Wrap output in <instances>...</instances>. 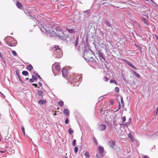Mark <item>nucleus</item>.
<instances>
[{"mask_svg":"<svg viewBox=\"0 0 158 158\" xmlns=\"http://www.w3.org/2000/svg\"><path fill=\"white\" fill-rule=\"evenodd\" d=\"M110 82L111 83H114L115 84L117 85V83L115 80L114 79L111 80L110 81Z\"/></svg>","mask_w":158,"mask_h":158,"instance_id":"4be33fe9","label":"nucleus"},{"mask_svg":"<svg viewBox=\"0 0 158 158\" xmlns=\"http://www.w3.org/2000/svg\"><path fill=\"white\" fill-rule=\"evenodd\" d=\"M115 90L117 92V93L119 92V88L118 87H116L115 88Z\"/></svg>","mask_w":158,"mask_h":158,"instance_id":"c9c22d12","label":"nucleus"},{"mask_svg":"<svg viewBox=\"0 0 158 158\" xmlns=\"http://www.w3.org/2000/svg\"><path fill=\"white\" fill-rule=\"evenodd\" d=\"M5 152V151H0V153H4Z\"/></svg>","mask_w":158,"mask_h":158,"instance_id":"8fccbe9b","label":"nucleus"},{"mask_svg":"<svg viewBox=\"0 0 158 158\" xmlns=\"http://www.w3.org/2000/svg\"><path fill=\"white\" fill-rule=\"evenodd\" d=\"M67 158V157H66V158Z\"/></svg>","mask_w":158,"mask_h":158,"instance_id":"680f3d73","label":"nucleus"},{"mask_svg":"<svg viewBox=\"0 0 158 158\" xmlns=\"http://www.w3.org/2000/svg\"><path fill=\"white\" fill-rule=\"evenodd\" d=\"M143 21L144 23H145L147 25H148V23L147 22L148 20L147 19H143Z\"/></svg>","mask_w":158,"mask_h":158,"instance_id":"a878e982","label":"nucleus"},{"mask_svg":"<svg viewBox=\"0 0 158 158\" xmlns=\"http://www.w3.org/2000/svg\"><path fill=\"white\" fill-rule=\"evenodd\" d=\"M105 116H103V117H104L106 119V118L107 117V116H109V114L108 113V112H106V113L105 114V113H104L103 114V115H104Z\"/></svg>","mask_w":158,"mask_h":158,"instance_id":"b1692460","label":"nucleus"},{"mask_svg":"<svg viewBox=\"0 0 158 158\" xmlns=\"http://www.w3.org/2000/svg\"><path fill=\"white\" fill-rule=\"evenodd\" d=\"M76 139H74L73 141V146H75L76 142Z\"/></svg>","mask_w":158,"mask_h":158,"instance_id":"4c0bfd02","label":"nucleus"},{"mask_svg":"<svg viewBox=\"0 0 158 158\" xmlns=\"http://www.w3.org/2000/svg\"><path fill=\"white\" fill-rule=\"evenodd\" d=\"M66 30L68 31L69 33L71 34H74L75 32H77V31H75V30L73 29H70L68 27H66Z\"/></svg>","mask_w":158,"mask_h":158,"instance_id":"6e6552de","label":"nucleus"},{"mask_svg":"<svg viewBox=\"0 0 158 158\" xmlns=\"http://www.w3.org/2000/svg\"><path fill=\"white\" fill-rule=\"evenodd\" d=\"M98 150L100 156L101 157H103L104 156L103 155V153L104 151V148L102 147H99L98 148Z\"/></svg>","mask_w":158,"mask_h":158,"instance_id":"423d86ee","label":"nucleus"},{"mask_svg":"<svg viewBox=\"0 0 158 158\" xmlns=\"http://www.w3.org/2000/svg\"><path fill=\"white\" fill-rule=\"evenodd\" d=\"M5 39L7 40L6 43L10 47H13L16 45V41L13 37L7 36L5 38Z\"/></svg>","mask_w":158,"mask_h":158,"instance_id":"7ed1b4c3","label":"nucleus"},{"mask_svg":"<svg viewBox=\"0 0 158 158\" xmlns=\"http://www.w3.org/2000/svg\"><path fill=\"white\" fill-rule=\"evenodd\" d=\"M150 0V1L151 2V3L152 4L154 3V1H153V0Z\"/></svg>","mask_w":158,"mask_h":158,"instance_id":"09e8293b","label":"nucleus"},{"mask_svg":"<svg viewBox=\"0 0 158 158\" xmlns=\"http://www.w3.org/2000/svg\"><path fill=\"white\" fill-rule=\"evenodd\" d=\"M104 81L106 82H107L109 81L108 78L106 77L105 76L104 77Z\"/></svg>","mask_w":158,"mask_h":158,"instance_id":"473e14b6","label":"nucleus"},{"mask_svg":"<svg viewBox=\"0 0 158 158\" xmlns=\"http://www.w3.org/2000/svg\"><path fill=\"white\" fill-rule=\"evenodd\" d=\"M32 78L35 81H37V77L35 75H33L32 76Z\"/></svg>","mask_w":158,"mask_h":158,"instance_id":"c85d7f7f","label":"nucleus"},{"mask_svg":"<svg viewBox=\"0 0 158 158\" xmlns=\"http://www.w3.org/2000/svg\"><path fill=\"white\" fill-rule=\"evenodd\" d=\"M115 142L113 140H111L109 141L108 144L110 147L113 148V147L115 145Z\"/></svg>","mask_w":158,"mask_h":158,"instance_id":"9d476101","label":"nucleus"},{"mask_svg":"<svg viewBox=\"0 0 158 158\" xmlns=\"http://www.w3.org/2000/svg\"><path fill=\"white\" fill-rule=\"evenodd\" d=\"M94 56V54L93 52L89 49L85 51L83 57L86 61H92L94 60L93 57Z\"/></svg>","mask_w":158,"mask_h":158,"instance_id":"f03ea898","label":"nucleus"},{"mask_svg":"<svg viewBox=\"0 0 158 158\" xmlns=\"http://www.w3.org/2000/svg\"><path fill=\"white\" fill-rule=\"evenodd\" d=\"M132 72L133 73L134 75L137 77L138 78H140V75L138 74V73H137L136 72H135L134 70H132Z\"/></svg>","mask_w":158,"mask_h":158,"instance_id":"2eb2a0df","label":"nucleus"},{"mask_svg":"<svg viewBox=\"0 0 158 158\" xmlns=\"http://www.w3.org/2000/svg\"><path fill=\"white\" fill-rule=\"evenodd\" d=\"M123 125L125 126L126 127H127V124H123Z\"/></svg>","mask_w":158,"mask_h":158,"instance_id":"5fc2aeb1","label":"nucleus"},{"mask_svg":"<svg viewBox=\"0 0 158 158\" xmlns=\"http://www.w3.org/2000/svg\"><path fill=\"white\" fill-rule=\"evenodd\" d=\"M124 61L130 66L133 68V69H136L137 68L135 67V66L131 64L130 62L128 61L127 60L124 59Z\"/></svg>","mask_w":158,"mask_h":158,"instance_id":"1a4fd4ad","label":"nucleus"},{"mask_svg":"<svg viewBox=\"0 0 158 158\" xmlns=\"http://www.w3.org/2000/svg\"><path fill=\"white\" fill-rule=\"evenodd\" d=\"M37 94L39 96H42L43 94V92L42 90H39L38 91Z\"/></svg>","mask_w":158,"mask_h":158,"instance_id":"412c9836","label":"nucleus"},{"mask_svg":"<svg viewBox=\"0 0 158 158\" xmlns=\"http://www.w3.org/2000/svg\"><path fill=\"white\" fill-rule=\"evenodd\" d=\"M62 75L64 77H65L67 76L68 71L65 69H63L62 70Z\"/></svg>","mask_w":158,"mask_h":158,"instance_id":"0eeeda50","label":"nucleus"},{"mask_svg":"<svg viewBox=\"0 0 158 158\" xmlns=\"http://www.w3.org/2000/svg\"><path fill=\"white\" fill-rule=\"evenodd\" d=\"M55 68L58 71H60V66L58 64H56L55 65Z\"/></svg>","mask_w":158,"mask_h":158,"instance_id":"dca6fc26","label":"nucleus"},{"mask_svg":"<svg viewBox=\"0 0 158 158\" xmlns=\"http://www.w3.org/2000/svg\"><path fill=\"white\" fill-rule=\"evenodd\" d=\"M2 45V43L1 42H0V45Z\"/></svg>","mask_w":158,"mask_h":158,"instance_id":"bf43d9fd","label":"nucleus"},{"mask_svg":"<svg viewBox=\"0 0 158 158\" xmlns=\"http://www.w3.org/2000/svg\"><path fill=\"white\" fill-rule=\"evenodd\" d=\"M120 99L121 103L122 104V106H124V102L123 100V98L122 96H120Z\"/></svg>","mask_w":158,"mask_h":158,"instance_id":"5701e85b","label":"nucleus"},{"mask_svg":"<svg viewBox=\"0 0 158 158\" xmlns=\"http://www.w3.org/2000/svg\"><path fill=\"white\" fill-rule=\"evenodd\" d=\"M102 109H101V110H100V111L101 112H102Z\"/></svg>","mask_w":158,"mask_h":158,"instance_id":"052dcab7","label":"nucleus"},{"mask_svg":"<svg viewBox=\"0 0 158 158\" xmlns=\"http://www.w3.org/2000/svg\"><path fill=\"white\" fill-rule=\"evenodd\" d=\"M149 9H148L146 11L147 12V14H148V12H149Z\"/></svg>","mask_w":158,"mask_h":158,"instance_id":"864d4df0","label":"nucleus"},{"mask_svg":"<svg viewBox=\"0 0 158 158\" xmlns=\"http://www.w3.org/2000/svg\"><path fill=\"white\" fill-rule=\"evenodd\" d=\"M53 115H56V113H54V114H53Z\"/></svg>","mask_w":158,"mask_h":158,"instance_id":"6e6d98bb","label":"nucleus"},{"mask_svg":"<svg viewBox=\"0 0 158 158\" xmlns=\"http://www.w3.org/2000/svg\"><path fill=\"white\" fill-rule=\"evenodd\" d=\"M21 128L23 131H25V129L23 127H21Z\"/></svg>","mask_w":158,"mask_h":158,"instance_id":"37998d69","label":"nucleus"},{"mask_svg":"<svg viewBox=\"0 0 158 158\" xmlns=\"http://www.w3.org/2000/svg\"><path fill=\"white\" fill-rule=\"evenodd\" d=\"M69 132L70 134H72L73 131V130H72L71 128H70L69 130Z\"/></svg>","mask_w":158,"mask_h":158,"instance_id":"c756f323","label":"nucleus"},{"mask_svg":"<svg viewBox=\"0 0 158 158\" xmlns=\"http://www.w3.org/2000/svg\"><path fill=\"white\" fill-rule=\"evenodd\" d=\"M158 111V107L156 108V111L154 112V115H157V112Z\"/></svg>","mask_w":158,"mask_h":158,"instance_id":"f704fd0d","label":"nucleus"},{"mask_svg":"<svg viewBox=\"0 0 158 158\" xmlns=\"http://www.w3.org/2000/svg\"><path fill=\"white\" fill-rule=\"evenodd\" d=\"M121 108H124V106H122V104H121L119 102H118V109L116 111H118Z\"/></svg>","mask_w":158,"mask_h":158,"instance_id":"aec40b11","label":"nucleus"},{"mask_svg":"<svg viewBox=\"0 0 158 158\" xmlns=\"http://www.w3.org/2000/svg\"><path fill=\"white\" fill-rule=\"evenodd\" d=\"M52 49L53 50V51H57L59 50L60 54H58V55L57 56L58 58H60L62 56V51L61 50L60 48L59 47V46L58 45H55L54 46V47H53L52 48Z\"/></svg>","mask_w":158,"mask_h":158,"instance_id":"20e7f679","label":"nucleus"},{"mask_svg":"<svg viewBox=\"0 0 158 158\" xmlns=\"http://www.w3.org/2000/svg\"><path fill=\"white\" fill-rule=\"evenodd\" d=\"M17 75H18V78H19V81L22 83H23V81L21 78L20 77V75L18 74H17Z\"/></svg>","mask_w":158,"mask_h":158,"instance_id":"e433bc0d","label":"nucleus"},{"mask_svg":"<svg viewBox=\"0 0 158 158\" xmlns=\"http://www.w3.org/2000/svg\"><path fill=\"white\" fill-rule=\"evenodd\" d=\"M46 101L44 100H40L39 101V103L40 104H44L46 103Z\"/></svg>","mask_w":158,"mask_h":158,"instance_id":"a211bd4d","label":"nucleus"},{"mask_svg":"<svg viewBox=\"0 0 158 158\" xmlns=\"http://www.w3.org/2000/svg\"><path fill=\"white\" fill-rule=\"evenodd\" d=\"M16 5H17V6L19 8H21L22 7V4H21V3H20V2H17Z\"/></svg>","mask_w":158,"mask_h":158,"instance_id":"f3484780","label":"nucleus"},{"mask_svg":"<svg viewBox=\"0 0 158 158\" xmlns=\"http://www.w3.org/2000/svg\"><path fill=\"white\" fill-rule=\"evenodd\" d=\"M143 158H149V157H148V156H144L143 157Z\"/></svg>","mask_w":158,"mask_h":158,"instance_id":"a18cd8bd","label":"nucleus"},{"mask_svg":"<svg viewBox=\"0 0 158 158\" xmlns=\"http://www.w3.org/2000/svg\"><path fill=\"white\" fill-rule=\"evenodd\" d=\"M78 150V148L77 147H75L74 148V152L75 153L77 152Z\"/></svg>","mask_w":158,"mask_h":158,"instance_id":"2f4dec72","label":"nucleus"},{"mask_svg":"<svg viewBox=\"0 0 158 158\" xmlns=\"http://www.w3.org/2000/svg\"><path fill=\"white\" fill-rule=\"evenodd\" d=\"M96 157L97 158H100V157H99V156L98 154L96 155Z\"/></svg>","mask_w":158,"mask_h":158,"instance_id":"603ef678","label":"nucleus"},{"mask_svg":"<svg viewBox=\"0 0 158 158\" xmlns=\"http://www.w3.org/2000/svg\"><path fill=\"white\" fill-rule=\"evenodd\" d=\"M85 156L87 157H89V156H90V155H89V153L87 152H85Z\"/></svg>","mask_w":158,"mask_h":158,"instance_id":"cd10ccee","label":"nucleus"},{"mask_svg":"<svg viewBox=\"0 0 158 158\" xmlns=\"http://www.w3.org/2000/svg\"><path fill=\"white\" fill-rule=\"evenodd\" d=\"M26 79L27 80H28L29 79V78H26Z\"/></svg>","mask_w":158,"mask_h":158,"instance_id":"4d7b16f0","label":"nucleus"},{"mask_svg":"<svg viewBox=\"0 0 158 158\" xmlns=\"http://www.w3.org/2000/svg\"><path fill=\"white\" fill-rule=\"evenodd\" d=\"M95 144L96 145H97L98 144V142L96 140H95Z\"/></svg>","mask_w":158,"mask_h":158,"instance_id":"3c124183","label":"nucleus"},{"mask_svg":"<svg viewBox=\"0 0 158 158\" xmlns=\"http://www.w3.org/2000/svg\"><path fill=\"white\" fill-rule=\"evenodd\" d=\"M65 122L66 124H67L68 123L69 120L68 118H66V119L65 121Z\"/></svg>","mask_w":158,"mask_h":158,"instance_id":"58836bf2","label":"nucleus"},{"mask_svg":"<svg viewBox=\"0 0 158 158\" xmlns=\"http://www.w3.org/2000/svg\"><path fill=\"white\" fill-rule=\"evenodd\" d=\"M63 113L66 116H68L69 115V110L67 109H65L64 110Z\"/></svg>","mask_w":158,"mask_h":158,"instance_id":"f8f14e48","label":"nucleus"},{"mask_svg":"<svg viewBox=\"0 0 158 158\" xmlns=\"http://www.w3.org/2000/svg\"><path fill=\"white\" fill-rule=\"evenodd\" d=\"M126 117L125 116L122 117V122L123 123H124L126 121Z\"/></svg>","mask_w":158,"mask_h":158,"instance_id":"7c9ffc66","label":"nucleus"},{"mask_svg":"<svg viewBox=\"0 0 158 158\" xmlns=\"http://www.w3.org/2000/svg\"><path fill=\"white\" fill-rule=\"evenodd\" d=\"M78 39H79V37H77L76 38V40H75V42L73 43L75 47L77 46L78 45Z\"/></svg>","mask_w":158,"mask_h":158,"instance_id":"4468645a","label":"nucleus"},{"mask_svg":"<svg viewBox=\"0 0 158 158\" xmlns=\"http://www.w3.org/2000/svg\"><path fill=\"white\" fill-rule=\"evenodd\" d=\"M128 137H129V138L131 139V141L133 142L134 140V137L133 136L131 135V133H130L128 134Z\"/></svg>","mask_w":158,"mask_h":158,"instance_id":"ddd939ff","label":"nucleus"},{"mask_svg":"<svg viewBox=\"0 0 158 158\" xmlns=\"http://www.w3.org/2000/svg\"><path fill=\"white\" fill-rule=\"evenodd\" d=\"M36 75L37 76L38 78H39L40 79H41V78L40 76L37 73V74Z\"/></svg>","mask_w":158,"mask_h":158,"instance_id":"c03bdc74","label":"nucleus"},{"mask_svg":"<svg viewBox=\"0 0 158 158\" xmlns=\"http://www.w3.org/2000/svg\"><path fill=\"white\" fill-rule=\"evenodd\" d=\"M58 105L59 106L62 107L64 105V102L63 101H60L58 103Z\"/></svg>","mask_w":158,"mask_h":158,"instance_id":"6ab92c4d","label":"nucleus"},{"mask_svg":"<svg viewBox=\"0 0 158 158\" xmlns=\"http://www.w3.org/2000/svg\"><path fill=\"white\" fill-rule=\"evenodd\" d=\"M12 52V54L15 56H16L17 55V53H16V52H15V51H13Z\"/></svg>","mask_w":158,"mask_h":158,"instance_id":"72a5a7b5","label":"nucleus"},{"mask_svg":"<svg viewBox=\"0 0 158 158\" xmlns=\"http://www.w3.org/2000/svg\"><path fill=\"white\" fill-rule=\"evenodd\" d=\"M105 23H106V24L108 26H109L110 23H109V21L106 20V21H105Z\"/></svg>","mask_w":158,"mask_h":158,"instance_id":"ea45409f","label":"nucleus"},{"mask_svg":"<svg viewBox=\"0 0 158 158\" xmlns=\"http://www.w3.org/2000/svg\"><path fill=\"white\" fill-rule=\"evenodd\" d=\"M32 85L34 86H35V87H37V84H32Z\"/></svg>","mask_w":158,"mask_h":158,"instance_id":"de8ad7c7","label":"nucleus"},{"mask_svg":"<svg viewBox=\"0 0 158 158\" xmlns=\"http://www.w3.org/2000/svg\"><path fill=\"white\" fill-rule=\"evenodd\" d=\"M27 69L30 71L33 69V67L31 65H28L27 66Z\"/></svg>","mask_w":158,"mask_h":158,"instance_id":"9b49d317","label":"nucleus"},{"mask_svg":"<svg viewBox=\"0 0 158 158\" xmlns=\"http://www.w3.org/2000/svg\"><path fill=\"white\" fill-rule=\"evenodd\" d=\"M34 80L32 78H31L30 79V80H29V81L31 82H33L34 81Z\"/></svg>","mask_w":158,"mask_h":158,"instance_id":"a19ab883","label":"nucleus"},{"mask_svg":"<svg viewBox=\"0 0 158 158\" xmlns=\"http://www.w3.org/2000/svg\"><path fill=\"white\" fill-rule=\"evenodd\" d=\"M48 24L46 25H42L40 28L41 31L43 33H46L48 36H50L57 37L62 39L64 40L65 37L61 35L63 34L62 30L58 26L55 27V22L52 20L49 21Z\"/></svg>","mask_w":158,"mask_h":158,"instance_id":"f257e3e1","label":"nucleus"},{"mask_svg":"<svg viewBox=\"0 0 158 158\" xmlns=\"http://www.w3.org/2000/svg\"><path fill=\"white\" fill-rule=\"evenodd\" d=\"M113 123L114 125H115L116 124V121L114 119L113 121Z\"/></svg>","mask_w":158,"mask_h":158,"instance_id":"79ce46f5","label":"nucleus"},{"mask_svg":"<svg viewBox=\"0 0 158 158\" xmlns=\"http://www.w3.org/2000/svg\"><path fill=\"white\" fill-rule=\"evenodd\" d=\"M106 128V125L101 124L98 126V129L99 130L103 131L105 130Z\"/></svg>","mask_w":158,"mask_h":158,"instance_id":"39448f33","label":"nucleus"},{"mask_svg":"<svg viewBox=\"0 0 158 158\" xmlns=\"http://www.w3.org/2000/svg\"><path fill=\"white\" fill-rule=\"evenodd\" d=\"M23 133L24 135L25 134V131H23Z\"/></svg>","mask_w":158,"mask_h":158,"instance_id":"13d9d810","label":"nucleus"},{"mask_svg":"<svg viewBox=\"0 0 158 158\" xmlns=\"http://www.w3.org/2000/svg\"><path fill=\"white\" fill-rule=\"evenodd\" d=\"M99 55L102 58V59H104V60H105L104 57L103 56V55L102 54V53L101 52H99Z\"/></svg>","mask_w":158,"mask_h":158,"instance_id":"bb28decb","label":"nucleus"},{"mask_svg":"<svg viewBox=\"0 0 158 158\" xmlns=\"http://www.w3.org/2000/svg\"><path fill=\"white\" fill-rule=\"evenodd\" d=\"M38 85L39 86H41L42 85V84L41 83V82H39L38 83Z\"/></svg>","mask_w":158,"mask_h":158,"instance_id":"49530a36","label":"nucleus"},{"mask_svg":"<svg viewBox=\"0 0 158 158\" xmlns=\"http://www.w3.org/2000/svg\"><path fill=\"white\" fill-rule=\"evenodd\" d=\"M22 73L23 75L25 76H27L28 75V72L26 71H23Z\"/></svg>","mask_w":158,"mask_h":158,"instance_id":"393cba45","label":"nucleus"}]
</instances>
